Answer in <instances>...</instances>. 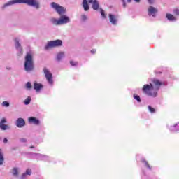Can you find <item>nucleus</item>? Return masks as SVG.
I'll use <instances>...</instances> for the list:
<instances>
[{
    "instance_id": "ddd939ff",
    "label": "nucleus",
    "mask_w": 179,
    "mask_h": 179,
    "mask_svg": "<svg viewBox=\"0 0 179 179\" xmlns=\"http://www.w3.org/2000/svg\"><path fill=\"white\" fill-rule=\"evenodd\" d=\"M5 123H6V119L2 118L0 121V128L3 131H6V129H8V125L5 124Z\"/></svg>"
},
{
    "instance_id": "c85d7f7f",
    "label": "nucleus",
    "mask_w": 179,
    "mask_h": 179,
    "mask_svg": "<svg viewBox=\"0 0 179 179\" xmlns=\"http://www.w3.org/2000/svg\"><path fill=\"white\" fill-rule=\"evenodd\" d=\"M87 20V17L86 15H81V20L83 22H85V20Z\"/></svg>"
},
{
    "instance_id": "7c9ffc66",
    "label": "nucleus",
    "mask_w": 179,
    "mask_h": 179,
    "mask_svg": "<svg viewBox=\"0 0 179 179\" xmlns=\"http://www.w3.org/2000/svg\"><path fill=\"white\" fill-rule=\"evenodd\" d=\"M148 110L150 113H155V108H152L151 106H148Z\"/></svg>"
},
{
    "instance_id": "1a4fd4ad",
    "label": "nucleus",
    "mask_w": 179,
    "mask_h": 179,
    "mask_svg": "<svg viewBox=\"0 0 179 179\" xmlns=\"http://www.w3.org/2000/svg\"><path fill=\"white\" fill-rule=\"evenodd\" d=\"M108 17L109 22L111 23V24H113V26H117V24L118 23V15L109 14Z\"/></svg>"
},
{
    "instance_id": "4468645a",
    "label": "nucleus",
    "mask_w": 179,
    "mask_h": 179,
    "mask_svg": "<svg viewBox=\"0 0 179 179\" xmlns=\"http://www.w3.org/2000/svg\"><path fill=\"white\" fill-rule=\"evenodd\" d=\"M29 124H34V125H38L40 124V120L34 117H31L28 120Z\"/></svg>"
},
{
    "instance_id": "39448f33",
    "label": "nucleus",
    "mask_w": 179,
    "mask_h": 179,
    "mask_svg": "<svg viewBox=\"0 0 179 179\" xmlns=\"http://www.w3.org/2000/svg\"><path fill=\"white\" fill-rule=\"evenodd\" d=\"M62 41L57 39L55 41H50L45 46V50H50V48H55V47H62Z\"/></svg>"
},
{
    "instance_id": "7ed1b4c3",
    "label": "nucleus",
    "mask_w": 179,
    "mask_h": 179,
    "mask_svg": "<svg viewBox=\"0 0 179 179\" xmlns=\"http://www.w3.org/2000/svg\"><path fill=\"white\" fill-rule=\"evenodd\" d=\"M17 3H23L28 5V6H32L35 9H40V1L39 0H10L6 3L2 7V9H6L8 6L16 5Z\"/></svg>"
},
{
    "instance_id": "cd10ccee",
    "label": "nucleus",
    "mask_w": 179,
    "mask_h": 179,
    "mask_svg": "<svg viewBox=\"0 0 179 179\" xmlns=\"http://www.w3.org/2000/svg\"><path fill=\"white\" fill-rule=\"evenodd\" d=\"M143 163H144L145 166H146L149 169V170H150V166L149 165V164H148V162L143 159Z\"/></svg>"
},
{
    "instance_id": "f03ea898",
    "label": "nucleus",
    "mask_w": 179,
    "mask_h": 179,
    "mask_svg": "<svg viewBox=\"0 0 179 179\" xmlns=\"http://www.w3.org/2000/svg\"><path fill=\"white\" fill-rule=\"evenodd\" d=\"M152 83L145 84L143 86L142 90L143 92L150 97H157V90L159 89L160 86L163 85V83L160 82L157 79H154ZM155 85V86H153Z\"/></svg>"
},
{
    "instance_id": "72a5a7b5",
    "label": "nucleus",
    "mask_w": 179,
    "mask_h": 179,
    "mask_svg": "<svg viewBox=\"0 0 179 179\" xmlns=\"http://www.w3.org/2000/svg\"><path fill=\"white\" fill-rule=\"evenodd\" d=\"M20 142H22V143L27 142V139L22 138V139H20Z\"/></svg>"
},
{
    "instance_id": "dca6fc26",
    "label": "nucleus",
    "mask_w": 179,
    "mask_h": 179,
    "mask_svg": "<svg viewBox=\"0 0 179 179\" xmlns=\"http://www.w3.org/2000/svg\"><path fill=\"white\" fill-rule=\"evenodd\" d=\"M83 7L85 10V12H87L89 9H90L89 6V3H87V0H83Z\"/></svg>"
},
{
    "instance_id": "a211bd4d",
    "label": "nucleus",
    "mask_w": 179,
    "mask_h": 179,
    "mask_svg": "<svg viewBox=\"0 0 179 179\" xmlns=\"http://www.w3.org/2000/svg\"><path fill=\"white\" fill-rule=\"evenodd\" d=\"M166 18L168 20H170V22H176V20H177V18L172 14H166Z\"/></svg>"
},
{
    "instance_id": "f3484780",
    "label": "nucleus",
    "mask_w": 179,
    "mask_h": 179,
    "mask_svg": "<svg viewBox=\"0 0 179 179\" xmlns=\"http://www.w3.org/2000/svg\"><path fill=\"white\" fill-rule=\"evenodd\" d=\"M34 89L36 90V92H40V90L43 89V85L40 83H34Z\"/></svg>"
},
{
    "instance_id": "6ab92c4d",
    "label": "nucleus",
    "mask_w": 179,
    "mask_h": 179,
    "mask_svg": "<svg viewBox=\"0 0 179 179\" xmlns=\"http://www.w3.org/2000/svg\"><path fill=\"white\" fill-rule=\"evenodd\" d=\"M5 162V158H3V153L2 152V149H0V166L3 164Z\"/></svg>"
},
{
    "instance_id": "e433bc0d",
    "label": "nucleus",
    "mask_w": 179,
    "mask_h": 179,
    "mask_svg": "<svg viewBox=\"0 0 179 179\" xmlns=\"http://www.w3.org/2000/svg\"><path fill=\"white\" fill-rule=\"evenodd\" d=\"M3 143H8V138H5L3 139Z\"/></svg>"
},
{
    "instance_id": "4c0bfd02",
    "label": "nucleus",
    "mask_w": 179,
    "mask_h": 179,
    "mask_svg": "<svg viewBox=\"0 0 179 179\" xmlns=\"http://www.w3.org/2000/svg\"><path fill=\"white\" fill-rule=\"evenodd\" d=\"M30 148L33 149V148H34V146H31Z\"/></svg>"
},
{
    "instance_id": "9b49d317",
    "label": "nucleus",
    "mask_w": 179,
    "mask_h": 179,
    "mask_svg": "<svg viewBox=\"0 0 179 179\" xmlns=\"http://www.w3.org/2000/svg\"><path fill=\"white\" fill-rule=\"evenodd\" d=\"M89 3L92 4V8L94 10H98L99 8H100V4L97 0H87Z\"/></svg>"
},
{
    "instance_id": "f8f14e48",
    "label": "nucleus",
    "mask_w": 179,
    "mask_h": 179,
    "mask_svg": "<svg viewBox=\"0 0 179 179\" xmlns=\"http://www.w3.org/2000/svg\"><path fill=\"white\" fill-rule=\"evenodd\" d=\"M26 124V122L24 121V119L20 117L16 121V126L18 128H22V127H24Z\"/></svg>"
},
{
    "instance_id": "412c9836",
    "label": "nucleus",
    "mask_w": 179,
    "mask_h": 179,
    "mask_svg": "<svg viewBox=\"0 0 179 179\" xmlns=\"http://www.w3.org/2000/svg\"><path fill=\"white\" fill-rule=\"evenodd\" d=\"M30 101H31V98L30 96H28L24 101V103L25 106H28V104H30Z\"/></svg>"
},
{
    "instance_id": "2f4dec72",
    "label": "nucleus",
    "mask_w": 179,
    "mask_h": 179,
    "mask_svg": "<svg viewBox=\"0 0 179 179\" xmlns=\"http://www.w3.org/2000/svg\"><path fill=\"white\" fill-rule=\"evenodd\" d=\"M25 174H27V176H31V170L27 169Z\"/></svg>"
},
{
    "instance_id": "2eb2a0df",
    "label": "nucleus",
    "mask_w": 179,
    "mask_h": 179,
    "mask_svg": "<svg viewBox=\"0 0 179 179\" xmlns=\"http://www.w3.org/2000/svg\"><path fill=\"white\" fill-rule=\"evenodd\" d=\"M63 58H65V52H60L57 53L56 59L59 62Z\"/></svg>"
},
{
    "instance_id": "bb28decb",
    "label": "nucleus",
    "mask_w": 179,
    "mask_h": 179,
    "mask_svg": "<svg viewBox=\"0 0 179 179\" xmlns=\"http://www.w3.org/2000/svg\"><path fill=\"white\" fill-rule=\"evenodd\" d=\"M26 88L29 89V90H30V89L31 88V83L30 82H27L26 84Z\"/></svg>"
},
{
    "instance_id": "473e14b6",
    "label": "nucleus",
    "mask_w": 179,
    "mask_h": 179,
    "mask_svg": "<svg viewBox=\"0 0 179 179\" xmlns=\"http://www.w3.org/2000/svg\"><path fill=\"white\" fill-rule=\"evenodd\" d=\"M27 176V175L25 173H23V174L22 175L20 179H26Z\"/></svg>"
},
{
    "instance_id": "a878e982",
    "label": "nucleus",
    "mask_w": 179,
    "mask_h": 179,
    "mask_svg": "<svg viewBox=\"0 0 179 179\" xmlns=\"http://www.w3.org/2000/svg\"><path fill=\"white\" fill-rule=\"evenodd\" d=\"M100 13H101V15L102 16V17H103V19H106V13H104V10L101 8H100Z\"/></svg>"
},
{
    "instance_id": "0eeeda50",
    "label": "nucleus",
    "mask_w": 179,
    "mask_h": 179,
    "mask_svg": "<svg viewBox=\"0 0 179 179\" xmlns=\"http://www.w3.org/2000/svg\"><path fill=\"white\" fill-rule=\"evenodd\" d=\"M15 47L18 51L17 56L20 57L23 54V48L22 47V44H20V39L19 38H15Z\"/></svg>"
},
{
    "instance_id": "f704fd0d",
    "label": "nucleus",
    "mask_w": 179,
    "mask_h": 179,
    "mask_svg": "<svg viewBox=\"0 0 179 179\" xmlns=\"http://www.w3.org/2000/svg\"><path fill=\"white\" fill-rule=\"evenodd\" d=\"M148 2L150 4L154 3H155V0H148Z\"/></svg>"
},
{
    "instance_id": "423d86ee",
    "label": "nucleus",
    "mask_w": 179,
    "mask_h": 179,
    "mask_svg": "<svg viewBox=\"0 0 179 179\" xmlns=\"http://www.w3.org/2000/svg\"><path fill=\"white\" fill-rule=\"evenodd\" d=\"M43 73L46 78L47 82L49 83V85H52L54 83V80H52V73H51V71L48 70L46 67L43 69Z\"/></svg>"
},
{
    "instance_id": "393cba45",
    "label": "nucleus",
    "mask_w": 179,
    "mask_h": 179,
    "mask_svg": "<svg viewBox=\"0 0 179 179\" xmlns=\"http://www.w3.org/2000/svg\"><path fill=\"white\" fill-rule=\"evenodd\" d=\"M2 107H9L10 103L9 102L5 101L1 103Z\"/></svg>"
},
{
    "instance_id": "6e6552de",
    "label": "nucleus",
    "mask_w": 179,
    "mask_h": 179,
    "mask_svg": "<svg viewBox=\"0 0 179 179\" xmlns=\"http://www.w3.org/2000/svg\"><path fill=\"white\" fill-rule=\"evenodd\" d=\"M34 157L38 160H43V162H50V158L47 155H44L40 153L34 154Z\"/></svg>"
},
{
    "instance_id": "5701e85b",
    "label": "nucleus",
    "mask_w": 179,
    "mask_h": 179,
    "mask_svg": "<svg viewBox=\"0 0 179 179\" xmlns=\"http://www.w3.org/2000/svg\"><path fill=\"white\" fill-rule=\"evenodd\" d=\"M13 174L14 176H19V169L13 168Z\"/></svg>"
},
{
    "instance_id": "c9c22d12",
    "label": "nucleus",
    "mask_w": 179,
    "mask_h": 179,
    "mask_svg": "<svg viewBox=\"0 0 179 179\" xmlns=\"http://www.w3.org/2000/svg\"><path fill=\"white\" fill-rule=\"evenodd\" d=\"M96 50L95 49H92L91 50L92 54H96Z\"/></svg>"
},
{
    "instance_id": "c756f323",
    "label": "nucleus",
    "mask_w": 179,
    "mask_h": 179,
    "mask_svg": "<svg viewBox=\"0 0 179 179\" xmlns=\"http://www.w3.org/2000/svg\"><path fill=\"white\" fill-rule=\"evenodd\" d=\"M70 64L72 66H76V65H78V62L71 61Z\"/></svg>"
},
{
    "instance_id": "20e7f679",
    "label": "nucleus",
    "mask_w": 179,
    "mask_h": 179,
    "mask_svg": "<svg viewBox=\"0 0 179 179\" xmlns=\"http://www.w3.org/2000/svg\"><path fill=\"white\" fill-rule=\"evenodd\" d=\"M24 70L27 72H31L34 69V60L33 59V52H27L24 58Z\"/></svg>"
},
{
    "instance_id": "aec40b11",
    "label": "nucleus",
    "mask_w": 179,
    "mask_h": 179,
    "mask_svg": "<svg viewBox=\"0 0 179 179\" xmlns=\"http://www.w3.org/2000/svg\"><path fill=\"white\" fill-rule=\"evenodd\" d=\"M177 124H176L175 125H173V126H171L170 127H169V129H170V131H172V132H176V131H178V128L177 127Z\"/></svg>"
},
{
    "instance_id": "4be33fe9",
    "label": "nucleus",
    "mask_w": 179,
    "mask_h": 179,
    "mask_svg": "<svg viewBox=\"0 0 179 179\" xmlns=\"http://www.w3.org/2000/svg\"><path fill=\"white\" fill-rule=\"evenodd\" d=\"M132 0H127V2L130 3ZM135 2H141V0H134ZM122 2L123 3V7L125 8L127 6V4L125 3V0H122Z\"/></svg>"
},
{
    "instance_id": "f257e3e1",
    "label": "nucleus",
    "mask_w": 179,
    "mask_h": 179,
    "mask_svg": "<svg viewBox=\"0 0 179 179\" xmlns=\"http://www.w3.org/2000/svg\"><path fill=\"white\" fill-rule=\"evenodd\" d=\"M50 6L60 15L59 18L52 17L50 19V23L52 24H54V26H62L71 22V18L65 15L66 13V8L65 7L55 2H52Z\"/></svg>"
},
{
    "instance_id": "9d476101",
    "label": "nucleus",
    "mask_w": 179,
    "mask_h": 179,
    "mask_svg": "<svg viewBox=\"0 0 179 179\" xmlns=\"http://www.w3.org/2000/svg\"><path fill=\"white\" fill-rule=\"evenodd\" d=\"M158 10L157 8L153 7V6H150L148 8V14L149 16H152V17H155L156 15H157Z\"/></svg>"
},
{
    "instance_id": "b1692460",
    "label": "nucleus",
    "mask_w": 179,
    "mask_h": 179,
    "mask_svg": "<svg viewBox=\"0 0 179 179\" xmlns=\"http://www.w3.org/2000/svg\"><path fill=\"white\" fill-rule=\"evenodd\" d=\"M134 99L135 100H136L138 103H141V96H139L138 95L134 94L133 96Z\"/></svg>"
}]
</instances>
